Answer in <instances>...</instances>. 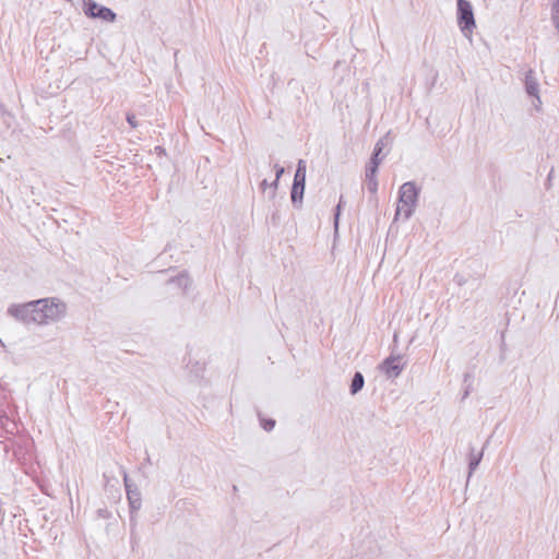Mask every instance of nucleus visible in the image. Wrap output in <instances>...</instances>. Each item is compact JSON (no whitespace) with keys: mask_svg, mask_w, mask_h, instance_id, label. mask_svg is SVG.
Returning <instances> with one entry per match:
<instances>
[{"mask_svg":"<svg viewBox=\"0 0 559 559\" xmlns=\"http://www.w3.org/2000/svg\"><path fill=\"white\" fill-rule=\"evenodd\" d=\"M127 121L132 128H136L139 124L135 115L132 112L127 114Z\"/></svg>","mask_w":559,"mask_h":559,"instance_id":"21","label":"nucleus"},{"mask_svg":"<svg viewBox=\"0 0 559 559\" xmlns=\"http://www.w3.org/2000/svg\"><path fill=\"white\" fill-rule=\"evenodd\" d=\"M481 459H483V451H480L478 453H474L473 451L471 452L469 461H468V478L472 476V474L478 467Z\"/></svg>","mask_w":559,"mask_h":559,"instance_id":"12","label":"nucleus"},{"mask_svg":"<svg viewBox=\"0 0 559 559\" xmlns=\"http://www.w3.org/2000/svg\"><path fill=\"white\" fill-rule=\"evenodd\" d=\"M390 133H386L384 136L379 139L374 144L373 152L370 157V162H376L377 164H381L383 156H381L383 148L388 145Z\"/></svg>","mask_w":559,"mask_h":559,"instance_id":"9","label":"nucleus"},{"mask_svg":"<svg viewBox=\"0 0 559 559\" xmlns=\"http://www.w3.org/2000/svg\"><path fill=\"white\" fill-rule=\"evenodd\" d=\"M380 164L376 162H370L366 166V178H377V173Z\"/></svg>","mask_w":559,"mask_h":559,"instance_id":"15","label":"nucleus"},{"mask_svg":"<svg viewBox=\"0 0 559 559\" xmlns=\"http://www.w3.org/2000/svg\"><path fill=\"white\" fill-rule=\"evenodd\" d=\"M456 22L466 37L471 36L476 28L474 9L468 0H456Z\"/></svg>","mask_w":559,"mask_h":559,"instance_id":"3","label":"nucleus"},{"mask_svg":"<svg viewBox=\"0 0 559 559\" xmlns=\"http://www.w3.org/2000/svg\"><path fill=\"white\" fill-rule=\"evenodd\" d=\"M278 185H280V180H277L276 178L270 183V191H269L270 199L275 198Z\"/></svg>","mask_w":559,"mask_h":559,"instance_id":"18","label":"nucleus"},{"mask_svg":"<svg viewBox=\"0 0 559 559\" xmlns=\"http://www.w3.org/2000/svg\"><path fill=\"white\" fill-rule=\"evenodd\" d=\"M472 391H473V384L469 381L467 384H464L462 400H465L471 394Z\"/></svg>","mask_w":559,"mask_h":559,"instance_id":"22","label":"nucleus"},{"mask_svg":"<svg viewBox=\"0 0 559 559\" xmlns=\"http://www.w3.org/2000/svg\"><path fill=\"white\" fill-rule=\"evenodd\" d=\"M273 169L275 171V178L280 180L283 174L285 173V168L278 164H274Z\"/></svg>","mask_w":559,"mask_h":559,"instance_id":"20","label":"nucleus"},{"mask_svg":"<svg viewBox=\"0 0 559 559\" xmlns=\"http://www.w3.org/2000/svg\"><path fill=\"white\" fill-rule=\"evenodd\" d=\"M145 463L151 464V457L147 453H146V457H145Z\"/></svg>","mask_w":559,"mask_h":559,"instance_id":"25","label":"nucleus"},{"mask_svg":"<svg viewBox=\"0 0 559 559\" xmlns=\"http://www.w3.org/2000/svg\"><path fill=\"white\" fill-rule=\"evenodd\" d=\"M402 360L401 355H390L381 362L379 368L388 378H396L405 368V362Z\"/></svg>","mask_w":559,"mask_h":559,"instance_id":"6","label":"nucleus"},{"mask_svg":"<svg viewBox=\"0 0 559 559\" xmlns=\"http://www.w3.org/2000/svg\"><path fill=\"white\" fill-rule=\"evenodd\" d=\"M122 477L132 519L133 513L138 512L141 509L142 497L136 485L129 478L128 473L124 469H122Z\"/></svg>","mask_w":559,"mask_h":559,"instance_id":"5","label":"nucleus"},{"mask_svg":"<svg viewBox=\"0 0 559 559\" xmlns=\"http://www.w3.org/2000/svg\"><path fill=\"white\" fill-rule=\"evenodd\" d=\"M260 189L262 190V192H265L267 189H270V182L267 181V179H263L260 182Z\"/></svg>","mask_w":559,"mask_h":559,"instance_id":"23","label":"nucleus"},{"mask_svg":"<svg viewBox=\"0 0 559 559\" xmlns=\"http://www.w3.org/2000/svg\"><path fill=\"white\" fill-rule=\"evenodd\" d=\"M83 12L90 19H99L105 22H115L117 14L107 7L98 4L94 0H82Z\"/></svg>","mask_w":559,"mask_h":559,"instance_id":"4","label":"nucleus"},{"mask_svg":"<svg viewBox=\"0 0 559 559\" xmlns=\"http://www.w3.org/2000/svg\"><path fill=\"white\" fill-rule=\"evenodd\" d=\"M306 162L304 159H299L297 164V169L295 171L294 180L306 182Z\"/></svg>","mask_w":559,"mask_h":559,"instance_id":"13","label":"nucleus"},{"mask_svg":"<svg viewBox=\"0 0 559 559\" xmlns=\"http://www.w3.org/2000/svg\"><path fill=\"white\" fill-rule=\"evenodd\" d=\"M419 197V189L415 182H404L399 190V202L395 211L394 219L403 216L405 221L409 219L415 212Z\"/></svg>","mask_w":559,"mask_h":559,"instance_id":"2","label":"nucleus"},{"mask_svg":"<svg viewBox=\"0 0 559 559\" xmlns=\"http://www.w3.org/2000/svg\"><path fill=\"white\" fill-rule=\"evenodd\" d=\"M552 179V170L548 175V180Z\"/></svg>","mask_w":559,"mask_h":559,"instance_id":"27","label":"nucleus"},{"mask_svg":"<svg viewBox=\"0 0 559 559\" xmlns=\"http://www.w3.org/2000/svg\"><path fill=\"white\" fill-rule=\"evenodd\" d=\"M306 182L293 180L290 200L295 207L300 209L305 193Z\"/></svg>","mask_w":559,"mask_h":559,"instance_id":"8","label":"nucleus"},{"mask_svg":"<svg viewBox=\"0 0 559 559\" xmlns=\"http://www.w3.org/2000/svg\"><path fill=\"white\" fill-rule=\"evenodd\" d=\"M367 189L370 193L376 194L378 191L377 178H366Z\"/></svg>","mask_w":559,"mask_h":559,"instance_id":"16","label":"nucleus"},{"mask_svg":"<svg viewBox=\"0 0 559 559\" xmlns=\"http://www.w3.org/2000/svg\"><path fill=\"white\" fill-rule=\"evenodd\" d=\"M168 284H175L185 292L188 288V286L190 285V278H189L188 274L182 273V274H179L178 276L171 277L168 281Z\"/></svg>","mask_w":559,"mask_h":559,"instance_id":"11","label":"nucleus"},{"mask_svg":"<svg viewBox=\"0 0 559 559\" xmlns=\"http://www.w3.org/2000/svg\"><path fill=\"white\" fill-rule=\"evenodd\" d=\"M67 312V305L59 298L49 297L24 304H13L8 314L23 324L47 325L60 321Z\"/></svg>","mask_w":559,"mask_h":559,"instance_id":"1","label":"nucleus"},{"mask_svg":"<svg viewBox=\"0 0 559 559\" xmlns=\"http://www.w3.org/2000/svg\"><path fill=\"white\" fill-rule=\"evenodd\" d=\"M474 376L471 372H465L463 383L467 384L469 381L473 383Z\"/></svg>","mask_w":559,"mask_h":559,"instance_id":"24","label":"nucleus"},{"mask_svg":"<svg viewBox=\"0 0 559 559\" xmlns=\"http://www.w3.org/2000/svg\"><path fill=\"white\" fill-rule=\"evenodd\" d=\"M156 151L164 152V150L160 146H156Z\"/></svg>","mask_w":559,"mask_h":559,"instance_id":"26","label":"nucleus"},{"mask_svg":"<svg viewBox=\"0 0 559 559\" xmlns=\"http://www.w3.org/2000/svg\"><path fill=\"white\" fill-rule=\"evenodd\" d=\"M524 86H525V92H526V94L528 96L534 97L537 100H540V98H539V83L537 81L535 71L533 69H530L525 73Z\"/></svg>","mask_w":559,"mask_h":559,"instance_id":"7","label":"nucleus"},{"mask_svg":"<svg viewBox=\"0 0 559 559\" xmlns=\"http://www.w3.org/2000/svg\"><path fill=\"white\" fill-rule=\"evenodd\" d=\"M551 22L559 33V0H556L551 5Z\"/></svg>","mask_w":559,"mask_h":559,"instance_id":"14","label":"nucleus"},{"mask_svg":"<svg viewBox=\"0 0 559 559\" xmlns=\"http://www.w3.org/2000/svg\"><path fill=\"white\" fill-rule=\"evenodd\" d=\"M364 384H365V378H364L362 373L359 371L355 372V374L352 379V382H350V386H349L350 394L356 395L358 392H360L362 390Z\"/></svg>","mask_w":559,"mask_h":559,"instance_id":"10","label":"nucleus"},{"mask_svg":"<svg viewBox=\"0 0 559 559\" xmlns=\"http://www.w3.org/2000/svg\"><path fill=\"white\" fill-rule=\"evenodd\" d=\"M261 426L265 431H271L275 427V420L272 418L262 419Z\"/></svg>","mask_w":559,"mask_h":559,"instance_id":"19","label":"nucleus"},{"mask_svg":"<svg viewBox=\"0 0 559 559\" xmlns=\"http://www.w3.org/2000/svg\"><path fill=\"white\" fill-rule=\"evenodd\" d=\"M344 204V199L343 197L340 198V201L335 207V213H334V227H335V230H337L338 228V219H340V215H341V209Z\"/></svg>","mask_w":559,"mask_h":559,"instance_id":"17","label":"nucleus"}]
</instances>
